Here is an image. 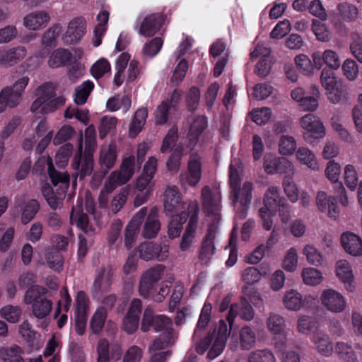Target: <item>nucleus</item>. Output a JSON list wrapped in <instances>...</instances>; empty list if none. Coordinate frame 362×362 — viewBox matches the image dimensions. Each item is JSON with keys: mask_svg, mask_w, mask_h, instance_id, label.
<instances>
[{"mask_svg": "<svg viewBox=\"0 0 362 362\" xmlns=\"http://www.w3.org/2000/svg\"><path fill=\"white\" fill-rule=\"evenodd\" d=\"M270 49L263 45H258L250 53L252 59L259 57V61L256 65V73L260 76H267L272 68V61L270 59Z\"/></svg>", "mask_w": 362, "mask_h": 362, "instance_id": "bb28decb", "label": "nucleus"}, {"mask_svg": "<svg viewBox=\"0 0 362 362\" xmlns=\"http://www.w3.org/2000/svg\"><path fill=\"white\" fill-rule=\"evenodd\" d=\"M47 290L39 286L29 288L24 296V303L31 306L33 315L37 319L48 316L52 309V303L46 296Z\"/></svg>", "mask_w": 362, "mask_h": 362, "instance_id": "20e7f679", "label": "nucleus"}, {"mask_svg": "<svg viewBox=\"0 0 362 362\" xmlns=\"http://www.w3.org/2000/svg\"><path fill=\"white\" fill-rule=\"evenodd\" d=\"M334 350L337 356L344 361L356 362L357 361V356L352 346L347 342L337 341L334 346Z\"/></svg>", "mask_w": 362, "mask_h": 362, "instance_id": "a19ab883", "label": "nucleus"}, {"mask_svg": "<svg viewBox=\"0 0 362 362\" xmlns=\"http://www.w3.org/2000/svg\"><path fill=\"white\" fill-rule=\"evenodd\" d=\"M197 223V214H192L180 243L181 251H187L192 247L196 237Z\"/></svg>", "mask_w": 362, "mask_h": 362, "instance_id": "72a5a7b5", "label": "nucleus"}, {"mask_svg": "<svg viewBox=\"0 0 362 362\" xmlns=\"http://www.w3.org/2000/svg\"><path fill=\"white\" fill-rule=\"evenodd\" d=\"M29 81L28 76H21L12 86H6L0 91V112H4L7 107H14L19 104Z\"/></svg>", "mask_w": 362, "mask_h": 362, "instance_id": "9d476101", "label": "nucleus"}, {"mask_svg": "<svg viewBox=\"0 0 362 362\" xmlns=\"http://www.w3.org/2000/svg\"><path fill=\"white\" fill-rule=\"evenodd\" d=\"M70 222L83 232L88 233L89 228L88 218L80 209L73 208L70 215Z\"/></svg>", "mask_w": 362, "mask_h": 362, "instance_id": "052dcab7", "label": "nucleus"}, {"mask_svg": "<svg viewBox=\"0 0 362 362\" xmlns=\"http://www.w3.org/2000/svg\"><path fill=\"white\" fill-rule=\"evenodd\" d=\"M315 202L318 210L330 218L335 220L339 216L340 209L334 197L320 191L317 194Z\"/></svg>", "mask_w": 362, "mask_h": 362, "instance_id": "b1692460", "label": "nucleus"}, {"mask_svg": "<svg viewBox=\"0 0 362 362\" xmlns=\"http://www.w3.org/2000/svg\"><path fill=\"white\" fill-rule=\"evenodd\" d=\"M239 314L243 320L251 321L255 317V310L250 303L245 297L241 298L240 305L233 304L230 306L229 313L227 315V321L229 323L230 329L233 324L234 318Z\"/></svg>", "mask_w": 362, "mask_h": 362, "instance_id": "cd10ccee", "label": "nucleus"}, {"mask_svg": "<svg viewBox=\"0 0 362 362\" xmlns=\"http://www.w3.org/2000/svg\"><path fill=\"white\" fill-rule=\"evenodd\" d=\"M135 173V159L134 156L124 158L118 170L112 171L106 179L105 184L110 190L128 182Z\"/></svg>", "mask_w": 362, "mask_h": 362, "instance_id": "f8f14e48", "label": "nucleus"}, {"mask_svg": "<svg viewBox=\"0 0 362 362\" xmlns=\"http://www.w3.org/2000/svg\"><path fill=\"white\" fill-rule=\"evenodd\" d=\"M22 308L19 305H7L0 309V316L10 323H17L22 315Z\"/></svg>", "mask_w": 362, "mask_h": 362, "instance_id": "5fc2aeb1", "label": "nucleus"}, {"mask_svg": "<svg viewBox=\"0 0 362 362\" xmlns=\"http://www.w3.org/2000/svg\"><path fill=\"white\" fill-rule=\"evenodd\" d=\"M328 99L334 104L339 103L349 98L348 87L341 81L326 92Z\"/></svg>", "mask_w": 362, "mask_h": 362, "instance_id": "8fccbe9b", "label": "nucleus"}, {"mask_svg": "<svg viewBox=\"0 0 362 362\" xmlns=\"http://www.w3.org/2000/svg\"><path fill=\"white\" fill-rule=\"evenodd\" d=\"M86 21L83 17H76L67 25L63 35V40L66 44H76L81 41L86 33Z\"/></svg>", "mask_w": 362, "mask_h": 362, "instance_id": "a211bd4d", "label": "nucleus"}, {"mask_svg": "<svg viewBox=\"0 0 362 362\" xmlns=\"http://www.w3.org/2000/svg\"><path fill=\"white\" fill-rule=\"evenodd\" d=\"M189 212L181 214H170L172 217L168 224V235L170 238H177L181 231L182 224L187 221Z\"/></svg>", "mask_w": 362, "mask_h": 362, "instance_id": "603ef678", "label": "nucleus"}, {"mask_svg": "<svg viewBox=\"0 0 362 362\" xmlns=\"http://www.w3.org/2000/svg\"><path fill=\"white\" fill-rule=\"evenodd\" d=\"M62 30L60 24H54L47 29L42 37V45L44 46L40 57H45L49 52V48L55 46V40Z\"/></svg>", "mask_w": 362, "mask_h": 362, "instance_id": "e433bc0d", "label": "nucleus"}, {"mask_svg": "<svg viewBox=\"0 0 362 362\" xmlns=\"http://www.w3.org/2000/svg\"><path fill=\"white\" fill-rule=\"evenodd\" d=\"M296 159L301 165L313 170H320V164L313 151L308 147H299L296 151Z\"/></svg>", "mask_w": 362, "mask_h": 362, "instance_id": "f704fd0d", "label": "nucleus"}, {"mask_svg": "<svg viewBox=\"0 0 362 362\" xmlns=\"http://www.w3.org/2000/svg\"><path fill=\"white\" fill-rule=\"evenodd\" d=\"M266 324L268 331L272 334L286 336V321L281 315L270 313L267 319Z\"/></svg>", "mask_w": 362, "mask_h": 362, "instance_id": "4c0bfd02", "label": "nucleus"}, {"mask_svg": "<svg viewBox=\"0 0 362 362\" xmlns=\"http://www.w3.org/2000/svg\"><path fill=\"white\" fill-rule=\"evenodd\" d=\"M107 314V308L104 306L97 309L90 322L91 329L94 333L98 334L100 332L106 320Z\"/></svg>", "mask_w": 362, "mask_h": 362, "instance_id": "774afa93", "label": "nucleus"}, {"mask_svg": "<svg viewBox=\"0 0 362 362\" xmlns=\"http://www.w3.org/2000/svg\"><path fill=\"white\" fill-rule=\"evenodd\" d=\"M301 277L303 283L310 286L320 285L324 281L322 273L314 267H305L302 269Z\"/></svg>", "mask_w": 362, "mask_h": 362, "instance_id": "a18cd8bd", "label": "nucleus"}, {"mask_svg": "<svg viewBox=\"0 0 362 362\" xmlns=\"http://www.w3.org/2000/svg\"><path fill=\"white\" fill-rule=\"evenodd\" d=\"M69 177L67 175H62L57 178V183L53 184L54 187L59 185L57 192L49 184L42 186V194L47 201L48 205L52 209H57L62 203L65 197L66 191L69 187Z\"/></svg>", "mask_w": 362, "mask_h": 362, "instance_id": "ddd939ff", "label": "nucleus"}, {"mask_svg": "<svg viewBox=\"0 0 362 362\" xmlns=\"http://www.w3.org/2000/svg\"><path fill=\"white\" fill-rule=\"evenodd\" d=\"M85 151L83 163L81 165L83 153V138L81 136L78 139V152L75 155L72 167L78 171L81 179L91 174L93 168V155L96 149V132L93 125L88 126L85 132Z\"/></svg>", "mask_w": 362, "mask_h": 362, "instance_id": "f03ea898", "label": "nucleus"}, {"mask_svg": "<svg viewBox=\"0 0 362 362\" xmlns=\"http://www.w3.org/2000/svg\"><path fill=\"white\" fill-rule=\"evenodd\" d=\"M247 362H276V358L272 351L266 348L250 352Z\"/></svg>", "mask_w": 362, "mask_h": 362, "instance_id": "6e6d98bb", "label": "nucleus"}, {"mask_svg": "<svg viewBox=\"0 0 362 362\" xmlns=\"http://www.w3.org/2000/svg\"><path fill=\"white\" fill-rule=\"evenodd\" d=\"M51 20L49 11L43 9L28 13L23 18V25L28 30L37 31L45 28Z\"/></svg>", "mask_w": 362, "mask_h": 362, "instance_id": "4be33fe9", "label": "nucleus"}, {"mask_svg": "<svg viewBox=\"0 0 362 362\" xmlns=\"http://www.w3.org/2000/svg\"><path fill=\"white\" fill-rule=\"evenodd\" d=\"M335 275L342 283L346 291L354 293L356 289V279L351 263L344 259H339L335 264Z\"/></svg>", "mask_w": 362, "mask_h": 362, "instance_id": "2eb2a0df", "label": "nucleus"}, {"mask_svg": "<svg viewBox=\"0 0 362 362\" xmlns=\"http://www.w3.org/2000/svg\"><path fill=\"white\" fill-rule=\"evenodd\" d=\"M171 320L164 315H157L154 317L153 328L156 331L163 332L150 345L148 351L161 350L172 345L175 340V334L172 329Z\"/></svg>", "mask_w": 362, "mask_h": 362, "instance_id": "9b49d317", "label": "nucleus"}, {"mask_svg": "<svg viewBox=\"0 0 362 362\" xmlns=\"http://www.w3.org/2000/svg\"><path fill=\"white\" fill-rule=\"evenodd\" d=\"M283 201H286V199L280 195L277 187L272 186L267 189L264 197V207L259 209V214L264 229L269 230L272 228L273 225L272 217L276 214L278 206Z\"/></svg>", "mask_w": 362, "mask_h": 362, "instance_id": "1a4fd4ad", "label": "nucleus"}, {"mask_svg": "<svg viewBox=\"0 0 362 362\" xmlns=\"http://www.w3.org/2000/svg\"><path fill=\"white\" fill-rule=\"evenodd\" d=\"M129 61L130 55L127 52L120 54L116 60V73L114 76L113 83L117 88L119 87L124 82V71L127 68V64Z\"/></svg>", "mask_w": 362, "mask_h": 362, "instance_id": "49530a36", "label": "nucleus"}, {"mask_svg": "<svg viewBox=\"0 0 362 362\" xmlns=\"http://www.w3.org/2000/svg\"><path fill=\"white\" fill-rule=\"evenodd\" d=\"M256 343V334L248 325H245L239 330L238 337L232 336L228 349L233 351L238 350L239 346L243 350L251 349Z\"/></svg>", "mask_w": 362, "mask_h": 362, "instance_id": "aec40b11", "label": "nucleus"}, {"mask_svg": "<svg viewBox=\"0 0 362 362\" xmlns=\"http://www.w3.org/2000/svg\"><path fill=\"white\" fill-rule=\"evenodd\" d=\"M27 54L25 47L18 46L0 51V66L8 68L23 59Z\"/></svg>", "mask_w": 362, "mask_h": 362, "instance_id": "7c9ffc66", "label": "nucleus"}, {"mask_svg": "<svg viewBox=\"0 0 362 362\" xmlns=\"http://www.w3.org/2000/svg\"><path fill=\"white\" fill-rule=\"evenodd\" d=\"M23 353L21 348L17 345L0 347V358L6 362H24Z\"/></svg>", "mask_w": 362, "mask_h": 362, "instance_id": "09e8293b", "label": "nucleus"}, {"mask_svg": "<svg viewBox=\"0 0 362 362\" xmlns=\"http://www.w3.org/2000/svg\"><path fill=\"white\" fill-rule=\"evenodd\" d=\"M218 230V226L211 223L207 233L204 238L199 253V261L202 264H207L216 253L214 239Z\"/></svg>", "mask_w": 362, "mask_h": 362, "instance_id": "412c9836", "label": "nucleus"}, {"mask_svg": "<svg viewBox=\"0 0 362 362\" xmlns=\"http://www.w3.org/2000/svg\"><path fill=\"white\" fill-rule=\"evenodd\" d=\"M282 303L290 311H299L303 307V296L296 289L286 291L282 298Z\"/></svg>", "mask_w": 362, "mask_h": 362, "instance_id": "c9c22d12", "label": "nucleus"}, {"mask_svg": "<svg viewBox=\"0 0 362 362\" xmlns=\"http://www.w3.org/2000/svg\"><path fill=\"white\" fill-rule=\"evenodd\" d=\"M285 194L292 203H296L299 199V192L297 185L291 177H284L282 182Z\"/></svg>", "mask_w": 362, "mask_h": 362, "instance_id": "0e129e2a", "label": "nucleus"}, {"mask_svg": "<svg viewBox=\"0 0 362 362\" xmlns=\"http://www.w3.org/2000/svg\"><path fill=\"white\" fill-rule=\"evenodd\" d=\"M131 98L128 95H125L122 97L115 95L107 100L106 106L111 112L122 109L123 112L126 113L131 107Z\"/></svg>", "mask_w": 362, "mask_h": 362, "instance_id": "de8ad7c7", "label": "nucleus"}, {"mask_svg": "<svg viewBox=\"0 0 362 362\" xmlns=\"http://www.w3.org/2000/svg\"><path fill=\"white\" fill-rule=\"evenodd\" d=\"M71 54L65 49H57L50 55L48 64L52 68H58L71 60Z\"/></svg>", "mask_w": 362, "mask_h": 362, "instance_id": "864d4df0", "label": "nucleus"}, {"mask_svg": "<svg viewBox=\"0 0 362 362\" xmlns=\"http://www.w3.org/2000/svg\"><path fill=\"white\" fill-rule=\"evenodd\" d=\"M94 84L90 81H84L76 88L74 94V102L77 105H83L92 91Z\"/></svg>", "mask_w": 362, "mask_h": 362, "instance_id": "e2e57ef3", "label": "nucleus"}, {"mask_svg": "<svg viewBox=\"0 0 362 362\" xmlns=\"http://www.w3.org/2000/svg\"><path fill=\"white\" fill-rule=\"evenodd\" d=\"M311 341L313 349L317 354L325 357H330L334 352V344L329 335L325 332H314Z\"/></svg>", "mask_w": 362, "mask_h": 362, "instance_id": "c85d7f7f", "label": "nucleus"}, {"mask_svg": "<svg viewBox=\"0 0 362 362\" xmlns=\"http://www.w3.org/2000/svg\"><path fill=\"white\" fill-rule=\"evenodd\" d=\"M141 259L148 261L157 258L163 261L168 256V247L167 245L160 246L153 242L141 243L137 248Z\"/></svg>", "mask_w": 362, "mask_h": 362, "instance_id": "5701e85b", "label": "nucleus"}, {"mask_svg": "<svg viewBox=\"0 0 362 362\" xmlns=\"http://www.w3.org/2000/svg\"><path fill=\"white\" fill-rule=\"evenodd\" d=\"M319 328V322L314 316L301 315L297 320V331L298 333L308 335Z\"/></svg>", "mask_w": 362, "mask_h": 362, "instance_id": "ea45409f", "label": "nucleus"}, {"mask_svg": "<svg viewBox=\"0 0 362 362\" xmlns=\"http://www.w3.org/2000/svg\"><path fill=\"white\" fill-rule=\"evenodd\" d=\"M315 67L320 69L324 64L332 70H337L341 66L338 54L332 49H326L323 52H315L312 54Z\"/></svg>", "mask_w": 362, "mask_h": 362, "instance_id": "a878e982", "label": "nucleus"}, {"mask_svg": "<svg viewBox=\"0 0 362 362\" xmlns=\"http://www.w3.org/2000/svg\"><path fill=\"white\" fill-rule=\"evenodd\" d=\"M341 245L344 251L353 257L362 255L361 238L349 231L344 232L340 237Z\"/></svg>", "mask_w": 362, "mask_h": 362, "instance_id": "c756f323", "label": "nucleus"}, {"mask_svg": "<svg viewBox=\"0 0 362 362\" xmlns=\"http://www.w3.org/2000/svg\"><path fill=\"white\" fill-rule=\"evenodd\" d=\"M146 216V218L144 221L142 235L145 238H153L157 235L160 229L158 209L156 207L151 208Z\"/></svg>", "mask_w": 362, "mask_h": 362, "instance_id": "473e14b6", "label": "nucleus"}, {"mask_svg": "<svg viewBox=\"0 0 362 362\" xmlns=\"http://www.w3.org/2000/svg\"><path fill=\"white\" fill-rule=\"evenodd\" d=\"M302 254L305 257L308 264L314 267H320L325 262L322 252L312 244L305 245L303 248Z\"/></svg>", "mask_w": 362, "mask_h": 362, "instance_id": "79ce46f5", "label": "nucleus"}, {"mask_svg": "<svg viewBox=\"0 0 362 362\" xmlns=\"http://www.w3.org/2000/svg\"><path fill=\"white\" fill-rule=\"evenodd\" d=\"M295 138L289 135L281 136L278 143L279 153L282 156H291L296 151Z\"/></svg>", "mask_w": 362, "mask_h": 362, "instance_id": "4d7b16f0", "label": "nucleus"}, {"mask_svg": "<svg viewBox=\"0 0 362 362\" xmlns=\"http://www.w3.org/2000/svg\"><path fill=\"white\" fill-rule=\"evenodd\" d=\"M338 11L339 17L344 21H355L358 18V8L349 3H341L338 5Z\"/></svg>", "mask_w": 362, "mask_h": 362, "instance_id": "13d9d810", "label": "nucleus"}, {"mask_svg": "<svg viewBox=\"0 0 362 362\" xmlns=\"http://www.w3.org/2000/svg\"><path fill=\"white\" fill-rule=\"evenodd\" d=\"M138 33L139 35L149 37L153 36L161 28L164 18L160 13H151L139 18Z\"/></svg>", "mask_w": 362, "mask_h": 362, "instance_id": "f3484780", "label": "nucleus"}, {"mask_svg": "<svg viewBox=\"0 0 362 362\" xmlns=\"http://www.w3.org/2000/svg\"><path fill=\"white\" fill-rule=\"evenodd\" d=\"M303 140L312 146H315L326 135V128L322 120L315 115L306 114L300 119Z\"/></svg>", "mask_w": 362, "mask_h": 362, "instance_id": "0eeeda50", "label": "nucleus"}, {"mask_svg": "<svg viewBox=\"0 0 362 362\" xmlns=\"http://www.w3.org/2000/svg\"><path fill=\"white\" fill-rule=\"evenodd\" d=\"M148 110L145 107L138 109L129 124V135L130 137L136 136L146 124Z\"/></svg>", "mask_w": 362, "mask_h": 362, "instance_id": "58836bf2", "label": "nucleus"}, {"mask_svg": "<svg viewBox=\"0 0 362 362\" xmlns=\"http://www.w3.org/2000/svg\"><path fill=\"white\" fill-rule=\"evenodd\" d=\"M202 177L201 158L197 155H192L188 162L187 171L180 175V184L194 187L200 181Z\"/></svg>", "mask_w": 362, "mask_h": 362, "instance_id": "6ab92c4d", "label": "nucleus"}, {"mask_svg": "<svg viewBox=\"0 0 362 362\" xmlns=\"http://www.w3.org/2000/svg\"><path fill=\"white\" fill-rule=\"evenodd\" d=\"M229 335L227 323L223 320L218 321L214 335H208L196 346L197 351L203 354L209 350L207 358L212 360L218 357L223 351Z\"/></svg>", "mask_w": 362, "mask_h": 362, "instance_id": "7ed1b4c3", "label": "nucleus"}, {"mask_svg": "<svg viewBox=\"0 0 362 362\" xmlns=\"http://www.w3.org/2000/svg\"><path fill=\"white\" fill-rule=\"evenodd\" d=\"M164 269L163 265L158 264L148 269L142 274L139 286V292L142 297H148L154 284L160 279Z\"/></svg>", "mask_w": 362, "mask_h": 362, "instance_id": "dca6fc26", "label": "nucleus"}, {"mask_svg": "<svg viewBox=\"0 0 362 362\" xmlns=\"http://www.w3.org/2000/svg\"><path fill=\"white\" fill-rule=\"evenodd\" d=\"M163 205L165 211L169 214H181L189 212L197 214L199 208L196 202H185L182 200V194L177 186H168L163 194Z\"/></svg>", "mask_w": 362, "mask_h": 362, "instance_id": "39448f33", "label": "nucleus"}, {"mask_svg": "<svg viewBox=\"0 0 362 362\" xmlns=\"http://www.w3.org/2000/svg\"><path fill=\"white\" fill-rule=\"evenodd\" d=\"M207 127L206 118L204 116H198L193 119L189 128L188 134L190 141V147L194 146L197 141L199 136Z\"/></svg>", "mask_w": 362, "mask_h": 362, "instance_id": "37998d69", "label": "nucleus"}, {"mask_svg": "<svg viewBox=\"0 0 362 362\" xmlns=\"http://www.w3.org/2000/svg\"><path fill=\"white\" fill-rule=\"evenodd\" d=\"M45 257L48 266L56 272H60L63 267V257L59 251L48 249L45 252Z\"/></svg>", "mask_w": 362, "mask_h": 362, "instance_id": "338daca9", "label": "nucleus"}, {"mask_svg": "<svg viewBox=\"0 0 362 362\" xmlns=\"http://www.w3.org/2000/svg\"><path fill=\"white\" fill-rule=\"evenodd\" d=\"M242 174V164L238 160H233L230 165L229 175L231 202L236 209L237 215L243 219L246 216L247 209L252 200L253 184L250 181H245L240 185Z\"/></svg>", "mask_w": 362, "mask_h": 362, "instance_id": "f257e3e1", "label": "nucleus"}, {"mask_svg": "<svg viewBox=\"0 0 362 362\" xmlns=\"http://www.w3.org/2000/svg\"><path fill=\"white\" fill-rule=\"evenodd\" d=\"M320 302L326 310L334 314L341 313L348 308L346 297L332 288H325L321 291Z\"/></svg>", "mask_w": 362, "mask_h": 362, "instance_id": "4468645a", "label": "nucleus"}, {"mask_svg": "<svg viewBox=\"0 0 362 362\" xmlns=\"http://www.w3.org/2000/svg\"><path fill=\"white\" fill-rule=\"evenodd\" d=\"M358 175L356 168L348 164L344 168V180L346 187L351 191H354L358 185Z\"/></svg>", "mask_w": 362, "mask_h": 362, "instance_id": "680f3d73", "label": "nucleus"}, {"mask_svg": "<svg viewBox=\"0 0 362 362\" xmlns=\"http://www.w3.org/2000/svg\"><path fill=\"white\" fill-rule=\"evenodd\" d=\"M202 199L204 210L207 216L211 218L212 223L218 226L221 220V192L220 186L214 185H206L202 189Z\"/></svg>", "mask_w": 362, "mask_h": 362, "instance_id": "6e6552de", "label": "nucleus"}, {"mask_svg": "<svg viewBox=\"0 0 362 362\" xmlns=\"http://www.w3.org/2000/svg\"><path fill=\"white\" fill-rule=\"evenodd\" d=\"M40 209V204L35 199L28 201L23 209L21 221L23 224H27L31 221Z\"/></svg>", "mask_w": 362, "mask_h": 362, "instance_id": "69168bd1", "label": "nucleus"}, {"mask_svg": "<svg viewBox=\"0 0 362 362\" xmlns=\"http://www.w3.org/2000/svg\"><path fill=\"white\" fill-rule=\"evenodd\" d=\"M36 96V100L30 107L32 112L48 114L54 112L57 105L64 103L63 98H54V86L50 83L40 86L37 90Z\"/></svg>", "mask_w": 362, "mask_h": 362, "instance_id": "423d86ee", "label": "nucleus"}, {"mask_svg": "<svg viewBox=\"0 0 362 362\" xmlns=\"http://www.w3.org/2000/svg\"><path fill=\"white\" fill-rule=\"evenodd\" d=\"M117 159V154L115 146L113 145H103L101 148L100 155V163L103 168L107 170L112 168Z\"/></svg>", "mask_w": 362, "mask_h": 362, "instance_id": "3c124183", "label": "nucleus"}, {"mask_svg": "<svg viewBox=\"0 0 362 362\" xmlns=\"http://www.w3.org/2000/svg\"><path fill=\"white\" fill-rule=\"evenodd\" d=\"M114 270L112 266L104 264L100 267L97 272L94 281V289L97 292L107 291L112 281Z\"/></svg>", "mask_w": 362, "mask_h": 362, "instance_id": "2f4dec72", "label": "nucleus"}, {"mask_svg": "<svg viewBox=\"0 0 362 362\" xmlns=\"http://www.w3.org/2000/svg\"><path fill=\"white\" fill-rule=\"evenodd\" d=\"M243 297H245L248 301L257 308L264 309V300L261 294L252 286H243L242 287Z\"/></svg>", "mask_w": 362, "mask_h": 362, "instance_id": "bf43d9fd", "label": "nucleus"}, {"mask_svg": "<svg viewBox=\"0 0 362 362\" xmlns=\"http://www.w3.org/2000/svg\"><path fill=\"white\" fill-rule=\"evenodd\" d=\"M147 211V207L140 209L127 226L124 234V245L127 249H130L136 240L139 230L146 217Z\"/></svg>", "mask_w": 362, "mask_h": 362, "instance_id": "393cba45", "label": "nucleus"}, {"mask_svg": "<svg viewBox=\"0 0 362 362\" xmlns=\"http://www.w3.org/2000/svg\"><path fill=\"white\" fill-rule=\"evenodd\" d=\"M35 168L40 170H44L47 168L49 176L52 183H57V178L62 175H67L64 172L57 171L52 165V159L49 156H42L39 158L35 165Z\"/></svg>", "mask_w": 362, "mask_h": 362, "instance_id": "c03bdc74", "label": "nucleus"}]
</instances>
